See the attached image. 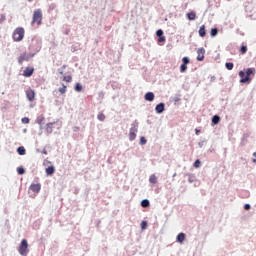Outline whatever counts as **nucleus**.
Returning <instances> with one entry per match:
<instances>
[{
    "label": "nucleus",
    "mask_w": 256,
    "mask_h": 256,
    "mask_svg": "<svg viewBox=\"0 0 256 256\" xmlns=\"http://www.w3.org/2000/svg\"><path fill=\"white\" fill-rule=\"evenodd\" d=\"M25 37V29L23 27H17L12 35L14 42H22Z\"/></svg>",
    "instance_id": "1"
},
{
    "label": "nucleus",
    "mask_w": 256,
    "mask_h": 256,
    "mask_svg": "<svg viewBox=\"0 0 256 256\" xmlns=\"http://www.w3.org/2000/svg\"><path fill=\"white\" fill-rule=\"evenodd\" d=\"M42 19H43V12L41 9H38L36 11H34V14H32V21H31V25H42Z\"/></svg>",
    "instance_id": "2"
},
{
    "label": "nucleus",
    "mask_w": 256,
    "mask_h": 256,
    "mask_svg": "<svg viewBox=\"0 0 256 256\" xmlns=\"http://www.w3.org/2000/svg\"><path fill=\"white\" fill-rule=\"evenodd\" d=\"M29 245H28V241L26 239H23L20 243V246L18 248V252L21 256H27V254L29 253Z\"/></svg>",
    "instance_id": "3"
},
{
    "label": "nucleus",
    "mask_w": 256,
    "mask_h": 256,
    "mask_svg": "<svg viewBox=\"0 0 256 256\" xmlns=\"http://www.w3.org/2000/svg\"><path fill=\"white\" fill-rule=\"evenodd\" d=\"M256 73V69L255 67H249L246 71V76H245V79L244 80H240L241 83H246V82H249L250 80V76L251 75H255Z\"/></svg>",
    "instance_id": "4"
},
{
    "label": "nucleus",
    "mask_w": 256,
    "mask_h": 256,
    "mask_svg": "<svg viewBox=\"0 0 256 256\" xmlns=\"http://www.w3.org/2000/svg\"><path fill=\"white\" fill-rule=\"evenodd\" d=\"M32 57H33V55L28 54L27 52L22 53V54H20V56L18 57V63H19L20 65H22L24 61H29L30 58H32Z\"/></svg>",
    "instance_id": "5"
},
{
    "label": "nucleus",
    "mask_w": 256,
    "mask_h": 256,
    "mask_svg": "<svg viewBox=\"0 0 256 256\" xmlns=\"http://www.w3.org/2000/svg\"><path fill=\"white\" fill-rule=\"evenodd\" d=\"M25 95L28 101H34L35 100V91L32 89H27L25 91Z\"/></svg>",
    "instance_id": "6"
},
{
    "label": "nucleus",
    "mask_w": 256,
    "mask_h": 256,
    "mask_svg": "<svg viewBox=\"0 0 256 256\" xmlns=\"http://www.w3.org/2000/svg\"><path fill=\"white\" fill-rule=\"evenodd\" d=\"M34 71H35L34 68H32V67H27V68H25V70H23L22 75H23L24 77H26V78H29V77H31V76L33 75Z\"/></svg>",
    "instance_id": "7"
},
{
    "label": "nucleus",
    "mask_w": 256,
    "mask_h": 256,
    "mask_svg": "<svg viewBox=\"0 0 256 256\" xmlns=\"http://www.w3.org/2000/svg\"><path fill=\"white\" fill-rule=\"evenodd\" d=\"M205 59V49L204 48H198L197 49V60L203 61Z\"/></svg>",
    "instance_id": "8"
},
{
    "label": "nucleus",
    "mask_w": 256,
    "mask_h": 256,
    "mask_svg": "<svg viewBox=\"0 0 256 256\" xmlns=\"http://www.w3.org/2000/svg\"><path fill=\"white\" fill-rule=\"evenodd\" d=\"M29 189L34 193H39L41 191V184H31Z\"/></svg>",
    "instance_id": "9"
},
{
    "label": "nucleus",
    "mask_w": 256,
    "mask_h": 256,
    "mask_svg": "<svg viewBox=\"0 0 256 256\" xmlns=\"http://www.w3.org/2000/svg\"><path fill=\"white\" fill-rule=\"evenodd\" d=\"M136 132H137V128H131L130 132H129V139L130 141H135L136 139Z\"/></svg>",
    "instance_id": "10"
},
{
    "label": "nucleus",
    "mask_w": 256,
    "mask_h": 256,
    "mask_svg": "<svg viewBox=\"0 0 256 256\" xmlns=\"http://www.w3.org/2000/svg\"><path fill=\"white\" fill-rule=\"evenodd\" d=\"M155 110L158 114H162L165 110L164 103H159L158 105H156Z\"/></svg>",
    "instance_id": "11"
},
{
    "label": "nucleus",
    "mask_w": 256,
    "mask_h": 256,
    "mask_svg": "<svg viewBox=\"0 0 256 256\" xmlns=\"http://www.w3.org/2000/svg\"><path fill=\"white\" fill-rule=\"evenodd\" d=\"M145 99H146V101H154V99H155L154 92H146Z\"/></svg>",
    "instance_id": "12"
},
{
    "label": "nucleus",
    "mask_w": 256,
    "mask_h": 256,
    "mask_svg": "<svg viewBox=\"0 0 256 256\" xmlns=\"http://www.w3.org/2000/svg\"><path fill=\"white\" fill-rule=\"evenodd\" d=\"M186 239V235L185 233H178L177 237H176V241L178 242H184Z\"/></svg>",
    "instance_id": "13"
},
{
    "label": "nucleus",
    "mask_w": 256,
    "mask_h": 256,
    "mask_svg": "<svg viewBox=\"0 0 256 256\" xmlns=\"http://www.w3.org/2000/svg\"><path fill=\"white\" fill-rule=\"evenodd\" d=\"M17 153L20 155V156H25L26 155V149L24 146H20L17 148Z\"/></svg>",
    "instance_id": "14"
},
{
    "label": "nucleus",
    "mask_w": 256,
    "mask_h": 256,
    "mask_svg": "<svg viewBox=\"0 0 256 256\" xmlns=\"http://www.w3.org/2000/svg\"><path fill=\"white\" fill-rule=\"evenodd\" d=\"M199 35H200V37H205V35H206V26H205V24H202V26H200Z\"/></svg>",
    "instance_id": "15"
},
{
    "label": "nucleus",
    "mask_w": 256,
    "mask_h": 256,
    "mask_svg": "<svg viewBox=\"0 0 256 256\" xmlns=\"http://www.w3.org/2000/svg\"><path fill=\"white\" fill-rule=\"evenodd\" d=\"M196 12H188L187 13V18L189 19V21H194L196 19Z\"/></svg>",
    "instance_id": "16"
},
{
    "label": "nucleus",
    "mask_w": 256,
    "mask_h": 256,
    "mask_svg": "<svg viewBox=\"0 0 256 256\" xmlns=\"http://www.w3.org/2000/svg\"><path fill=\"white\" fill-rule=\"evenodd\" d=\"M141 206L144 207V208L149 207V206H150V201H149V199H143V200L141 201Z\"/></svg>",
    "instance_id": "17"
},
{
    "label": "nucleus",
    "mask_w": 256,
    "mask_h": 256,
    "mask_svg": "<svg viewBox=\"0 0 256 256\" xmlns=\"http://www.w3.org/2000/svg\"><path fill=\"white\" fill-rule=\"evenodd\" d=\"M74 90L77 91V92L83 91V85H81V83H76L75 87H74Z\"/></svg>",
    "instance_id": "18"
},
{
    "label": "nucleus",
    "mask_w": 256,
    "mask_h": 256,
    "mask_svg": "<svg viewBox=\"0 0 256 256\" xmlns=\"http://www.w3.org/2000/svg\"><path fill=\"white\" fill-rule=\"evenodd\" d=\"M44 120H45L44 116H39L38 118H36V123H38L40 126H42L44 123Z\"/></svg>",
    "instance_id": "19"
},
{
    "label": "nucleus",
    "mask_w": 256,
    "mask_h": 256,
    "mask_svg": "<svg viewBox=\"0 0 256 256\" xmlns=\"http://www.w3.org/2000/svg\"><path fill=\"white\" fill-rule=\"evenodd\" d=\"M55 172V168L53 166H49L46 168L47 175H52Z\"/></svg>",
    "instance_id": "20"
},
{
    "label": "nucleus",
    "mask_w": 256,
    "mask_h": 256,
    "mask_svg": "<svg viewBox=\"0 0 256 256\" xmlns=\"http://www.w3.org/2000/svg\"><path fill=\"white\" fill-rule=\"evenodd\" d=\"M149 182L150 183H157L158 182V178L157 176H155V174H152L149 178Z\"/></svg>",
    "instance_id": "21"
},
{
    "label": "nucleus",
    "mask_w": 256,
    "mask_h": 256,
    "mask_svg": "<svg viewBox=\"0 0 256 256\" xmlns=\"http://www.w3.org/2000/svg\"><path fill=\"white\" fill-rule=\"evenodd\" d=\"M219 121H220V117L219 116H214L212 117V123L214 125H218L219 124Z\"/></svg>",
    "instance_id": "22"
},
{
    "label": "nucleus",
    "mask_w": 256,
    "mask_h": 256,
    "mask_svg": "<svg viewBox=\"0 0 256 256\" xmlns=\"http://www.w3.org/2000/svg\"><path fill=\"white\" fill-rule=\"evenodd\" d=\"M225 66L229 71H231L234 67V64L233 62H226Z\"/></svg>",
    "instance_id": "23"
},
{
    "label": "nucleus",
    "mask_w": 256,
    "mask_h": 256,
    "mask_svg": "<svg viewBox=\"0 0 256 256\" xmlns=\"http://www.w3.org/2000/svg\"><path fill=\"white\" fill-rule=\"evenodd\" d=\"M210 33L212 37H215L218 35V28H212Z\"/></svg>",
    "instance_id": "24"
},
{
    "label": "nucleus",
    "mask_w": 256,
    "mask_h": 256,
    "mask_svg": "<svg viewBox=\"0 0 256 256\" xmlns=\"http://www.w3.org/2000/svg\"><path fill=\"white\" fill-rule=\"evenodd\" d=\"M247 51H248L247 46H242V47L240 48V53H241L242 55H245V53H247Z\"/></svg>",
    "instance_id": "25"
},
{
    "label": "nucleus",
    "mask_w": 256,
    "mask_h": 256,
    "mask_svg": "<svg viewBox=\"0 0 256 256\" xmlns=\"http://www.w3.org/2000/svg\"><path fill=\"white\" fill-rule=\"evenodd\" d=\"M185 71H187V66L185 65V62H183V64L180 66V72L185 73Z\"/></svg>",
    "instance_id": "26"
},
{
    "label": "nucleus",
    "mask_w": 256,
    "mask_h": 256,
    "mask_svg": "<svg viewBox=\"0 0 256 256\" xmlns=\"http://www.w3.org/2000/svg\"><path fill=\"white\" fill-rule=\"evenodd\" d=\"M97 117H98L99 121H105V119H106L105 114H103L102 112L99 113Z\"/></svg>",
    "instance_id": "27"
},
{
    "label": "nucleus",
    "mask_w": 256,
    "mask_h": 256,
    "mask_svg": "<svg viewBox=\"0 0 256 256\" xmlns=\"http://www.w3.org/2000/svg\"><path fill=\"white\" fill-rule=\"evenodd\" d=\"M17 173H18L19 175H22V174L25 173V169H24L23 167H18V168H17Z\"/></svg>",
    "instance_id": "28"
},
{
    "label": "nucleus",
    "mask_w": 256,
    "mask_h": 256,
    "mask_svg": "<svg viewBox=\"0 0 256 256\" xmlns=\"http://www.w3.org/2000/svg\"><path fill=\"white\" fill-rule=\"evenodd\" d=\"M54 124H55V123H49V124H47V131H48L49 133L52 132V127H53Z\"/></svg>",
    "instance_id": "29"
},
{
    "label": "nucleus",
    "mask_w": 256,
    "mask_h": 256,
    "mask_svg": "<svg viewBox=\"0 0 256 256\" xmlns=\"http://www.w3.org/2000/svg\"><path fill=\"white\" fill-rule=\"evenodd\" d=\"M239 76L241 78V80H245L246 79V75L244 71H239Z\"/></svg>",
    "instance_id": "30"
},
{
    "label": "nucleus",
    "mask_w": 256,
    "mask_h": 256,
    "mask_svg": "<svg viewBox=\"0 0 256 256\" xmlns=\"http://www.w3.org/2000/svg\"><path fill=\"white\" fill-rule=\"evenodd\" d=\"M182 62H184L185 66H187V64H189L190 60L188 57H183Z\"/></svg>",
    "instance_id": "31"
},
{
    "label": "nucleus",
    "mask_w": 256,
    "mask_h": 256,
    "mask_svg": "<svg viewBox=\"0 0 256 256\" xmlns=\"http://www.w3.org/2000/svg\"><path fill=\"white\" fill-rule=\"evenodd\" d=\"M141 228H142V230H146V228H147V221H142L141 222Z\"/></svg>",
    "instance_id": "32"
},
{
    "label": "nucleus",
    "mask_w": 256,
    "mask_h": 256,
    "mask_svg": "<svg viewBox=\"0 0 256 256\" xmlns=\"http://www.w3.org/2000/svg\"><path fill=\"white\" fill-rule=\"evenodd\" d=\"M21 122H22L23 124H28V123L30 122V119L27 118V117H24L23 119H21Z\"/></svg>",
    "instance_id": "33"
},
{
    "label": "nucleus",
    "mask_w": 256,
    "mask_h": 256,
    "mask_svg": "<svg viewBox=\"0 0 256 256\" xmlns=\"http://www.w3.org/2000/svg\"><path fill=\"white\" fill-rule=\"evenodd\" d=\"M165 41H166V37L164 36V33H162V35L158 39V42H165Z\"/></svg>",
    "instance_id": "34"
},
{
    "label": "nucleus",
    "mask_w": 256,
    "mask_h": 256,
    "mask_svg": "<svg viewBox=\"0 0 256 256\" xmlns=\"http://www.w3.org/2000/svg\"><path fill=\"white\" fill-rule=\"evenodd\" d=\"M6 16L5 14H0V23L5 22Z\"/></svg>",
    "instance_id": "35"
},
{
    "label": "nucleus",
    "mask_w": 256,
    "mask_h": 256,
    "mask_svg": "<svg viewBox=\"0 0 256 256\" xmlns=\"http://www.w3.org/2000/svg\"><path fill=\"white\" fill-rule=\"evenodd\" d=\"M200 165H201L200 160L199 159L195 160L194 167H200Z\"/></svg>",
    "instance_id": "36"
},
{
    "label": "nucleus",
    "mask_w": 256,
    "mask_h": 256,
    "mask_svg": "<svg viewBox=\"0 0 256 256\" xmlns=\"http://www.w3.org/2000/svg\"><path fill=\"white\" fill-rule=\"evenodd\" d=\"M58 92H59L61 95L65 94V87L59 88V89H58Z\"/></svg>",
    "instance_id": "37"
},
{
    "label": "nucleus",
    "mask_w": 256,
    "mask_h": 256,
    "mask_svg": "<svg viewBox=\"0 0 256 256\" xmlns=\"http://www.w3.org/2000/svg\"><path fill=\"white\" fill-rule=\"evenodd\" d=\"M163 30H157V32H156V35H158V37H159V39H160V37H161V35H163Z\"/></svg>",
    "instance_id": "38"
},
{
    "label": "nucleus",
    "mask_w": 256,
    "mask_h": 256,
    "mask_svg": "<svg viewBox=\"0 0 256 256\" xmlns=\"http://www.w3.org/2000/svg\"><path fill=\"white\" fill-rule=\"evenodd\" d=\"M147 140L145 139V137H141L140 139V143L141 144H146Z\"/></svg>",
    "instance_id": "39"
},
{
    "label": "nucleus",
    "mask_w": 256,
    "mask_h": 256,
    "mask_svg": "<svg viewBox=\"0 0 256 256\" xmlns=\"http://www.w3.org/2000/svg\"><path fill=\"white\" fill-rule=\"evenodd\" d=\"M244 208H245V210H249V208H251V206L249 204H246V205H244Z\"/></svg>",
    "instance_id": "40"
},
{
    "label": "nucleus",
    "mask_w": 256,
    "mask_h": 256,
    "mask_svg": "<svg viewBox=\"0 0 256 256\" xmlns=\"http://www.w3.org/2000/svg\"><path fill=\"white\" fill-rule=\"evenodd\" d=\"M70 80H71V76H68L67 82H70Z\"/></svg>",
    "instance_id": "41"
},
{
    "label": "nucleus",
    "mask_w": 256,
    "mask_h": 256,
    "mask_svg": "<svg viewBox=\"0 0 256 256\" xmlns=\"http://www.w3.org/2000/svg\"><path fill=\"white\" fill-rule=\"evenodd\" d=\"M253 156L256 157V151L253 153Z\"/></svg>",
    "instance_id": "42"
},
{
    "label": "nucleus",
    "mask_w": 256,
    "mask_h": 256,
    "mask_svg": "<svg viewBox=\"0 0 256 256\" xmlns=\"http://www.w3.org/2000/svg\"><path fill=\"white\" fill-rule=\"evenodd\" d=\"M253 162H256V158H254Z\"/></svg>",
    "instance_id": "43"
},
{
    "label": "nucleus",
    "mask_w": 256,
    "mask_h": 256,
    "mask_svg": "<svg viewBox=\"0 0 256 256\" xmlns=\"http://www.w3.org/2000/svg\"><path fill=\"white\" fill-rule=\"evenodd\" d=\"M196 133H199V130H196Z\"/></svg>",
    "instance_id": "44"
}]
</instances>
